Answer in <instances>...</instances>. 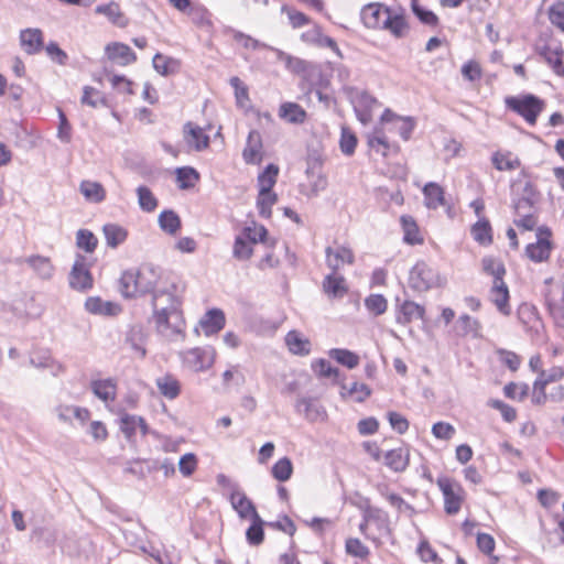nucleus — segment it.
Returning a JSON list of instances; mask_svg holds the SVG:
<instances>
[{"instance_id": "obj_51", "label": "nucleus", "mask_w": 564, "mask_h": 564, "mask_svg": "<svg viewBox=\"0 0 564 564\" xmlns=\"http://www.w3.org/2000/svg\"><path fill=\"white\" fill-rule=\"evenodd\" d=\"M97 245L98 239L90 230L79 229L76 232V246L78 249H82L87 253H93L97 248Z\"/></svg>"}, {"instance_id": "obj_2", "label": "nucleus", "mask_w": 564, "mask_h": 564, "mask_svg": "<svg viewBox=\"0 0 564 564\" xmlns=\"http://www.w3.org/2000/svg\"><path fill=\"white\" fill-rule=\"evenodd\" d=\"M159 297L154 299L152 319L155 324L158 334L169 340L175 339L178 335H182L185 327V321L183 318V312L178 314L167 312V308L156 310Z\"/></svg>"}, {"instance_id": "obj_33", "label": "nucleus", "mask_w": 564, "mask_h": 564, "mask_svg": "<svg viewBox=\"0 0 564 564\" xmlns=\"http://www.w3.org/2000/svg\"><path fill=\"white\" fill-rule=\"evenodd\" d=\"M371 394V389L359 382H352L350 386L340 383V395L343 398H352L356 402H364Z\"/></svg>"}, {"instance_id": "obj_62", "label": "nucleus", "mask_w": 564, "mask_h": 564, "mask_svg": "<svg viewBox=\"0 0 564 564\" xmlns=\"http://www.w3.org/2000/svg\"><path fill=\"white\" fill-rule=\"evenodd\" d=\"M549 20L553 25L564 31V2L558 1L550 7Z\"/></svg>"}, {"instance_id": "obj_35", "label": "nucleus", "mask_w": 564, "mask_h": 564, "mask_svg": "<svg viewBox=\"0 0 564 564\" xmlns=\"http://www.w3.org/2000/svg\"><path fill=\"white\" fill-rule=\"evenodd\" d=\"M261 143L260 137L257 132L252 131L249 133L248 145L242 152V156L246 163L256 164L261 161Z\"/></svg>"}, {"instance_id": "obj_45", "label": "nucleus", "mask_w": 564, "mask_h": 564, "mask_svg": "<svg viewBox=\"0 0 564 564\" xmlns=\"http://www.w3.org/2000/svg\"><path fill=\"white\" fill-rule=\"evenodd\" d=\"M492 164L499 171H513L521 165L520 160L510 152H496L492 155Z\"/></svg>"}, {"instance_id": "obj_27", "label": "nucleus", "mask_w": 564, "mask_h": 564, "mask_svg": "<svg viewBox=\"0 0 564 564\" xmlns=\"http://www.w3.org/2000/svg\"><path fill=\"white\" fill-rule=\"evenodd\" d=\"M382 30L389 31L393 36L401 39L409 32V25L403 14L390 12L384 20Z\"/></svg>"}, {"instance_id": "obj_40", "label": "nucleus", "mask_w": 564, "mask_h": 564, "mask_svg": "<svg viewBox=\"0 0 564 564\" xmlns=\"http://www.w3.org/2000/svg\"><path fill=\"white\" fill-rule=\"evenodd\" d=\"M158 221L160 228L169 235H175L181 228V219L178 215L171 209L163 210L159 215Z\"/></svg>"}, {"instance_id": "obj_8", "label": "nucleus", "mask_w": 564, "mask_h": 564, "mask_svg": "<svg viewBox=\"0 0 564 564\" xmlns=\"http://www.w3.org/2000/svg\"><path fill=\"white\" fill-rule=\"evenodd\" d=\"M186 367L195 372L210 368L215 361V350L212 347H196L181 354Z\"/></svg>"}, {"instance_id": "obj_48", "label": "nucleus", "mask_w": 564, "mask_h": 564, "mask_svg": "<svg viewBox=\"0 0 564 564\" xmlns=\"http://www.w3.org/2000/svg\"><path fill=\"white\" fill-rule=\"evenodd\" d=\"M278 202V195L274 192L262 193L259 191L257 207L259 215L263 218H270L272 206Z\"/></svg>"}, {"instance_id": "obj_53", "label": "nucleus", "mask_w": 564, "mask_h": 564, "mask_svg": "<svg viewBox=\"0 0 564 564\" xmlns=\"http://www.w3.org/2000/svg\"><path fill=\"white\" fill-rule=\"evenodd\" d=\"M138 203L143 212L151 213L158 207V199L147 186H139L137 188Z\"/></svg>"}, {"instance_id": "obj_18", "label": "nucleus", "mask_w": 564, "mask_h": 564, "mask_svg": "<svg viewBox=\"0 0 564 564\" xmlns=\"http://www.w3.org/2000/svg\"><path fill=\"white\" fill-rule=\"evenodd\" d=\"M184 139L196 151H203L209 145V137L204 132L203 128L192 122H187L184 126Z\"/></svg>"}, {"instance_id": "obj_14", "label": "nucleus", "mask_w": 564, "mask_h": 564, "mask_svg": "<svg viewBox=\"0 0 564 564\" xmlns=\"http://www.w3.org/2000/svg\"><path fill=\"white\" fill-rule=\"evenodd\" d=\"M510 294L508 285L503 280L492 281V286L490 289V301L495 304L497 310L508 316L511 313L510 310Z\"/></svg>"}, {"instance_id": "obj_28", "label": "nucleus", "mask_w": 564, "mask_h": 564, "mask_svg": "<svg viewBox=\"0 0 564 564\" xmlns=\"http://www.w3.org/2000/svg\"><path fill=\"white\" fill-rule=\"evenodd\" d=\"M384 464L393 471H403L409 465V451L399 447L387 452Z\"/></svg>"}, {"instance_id": "obj_32", "label": "nucleus", "mask_w": 564, "mask_h": 564, "mask_svg": "<svg viewBox=\"0 0 564 564\" xmlns=\"http://www.w3.org/2000/svg\"><path fill=\"white\" fill-rule=\"evenodd\" d=\"M425 205L431 209H436L445 204L444 189L437 183H427L423 188Z\"/></svg>"}, {"instance_id": "obj_44", "label": "nucleus", "mask_w": 564, "mask_h": 564, "mask_svg": "<svg viewBox=\"0 0 564 564\" xmlns=\"http://www.w3.org/2000/svg\"><path fill=\"white\" fill-rule=\"evenodd\" d=\"M482 271L494 276V281L503 280L506 274L505 264L495 257L487 256L481 260Z\"/></svg>"}, {"instance_id": "obj_64", "label": "nucleus", "mask_w": 564, "mask_h": 564, "mask_svg": "<svg viewBox=\"0 0 564 564\" xmlns=\"http://www.w3.org/2000/svg\"><path fill=\"white\" fill-rule=\"evenodd\" d=\"M462 75L465 79H467L469 82H475V80L480 79L482 72H481V67H480L479 63L474 59L465 63L462 66Z\"/></svg>"}, {"instance_id": "obj_4", "label": "nucleus", "mask_w": 564, "mask_h": 564, "mask_svg": "<svg viewBox=\"0 0 564 564\" xmlns=\"http://www.w3.org/2000/svg\"><path fill=\"white\" fill-rule=\"evenodd\" d=\"M93 262L84 254L77 253L74 264L68 275V283L73 290L87 291L94 285V279L90 273Z\"/></svg>"}, {"instance_id": "obj_54", "label": "nucleus", "mask_w": 564, "mask_h": 564, "mask_svg": "<svg viewBox=\"0 0 564 564\" xmlns=\"http://www.w3.org/2000/svg\"><path fill=\"white\" fill-rule=\"evenodd\" d=\"M192 22L200 28L209 31L213 28V22L210 20V12L204 7L192 8L188 11Z\"/></svg>"}, {"instance_id": "obj_55", "label": "nucleus", "mask_w": 564, "mask_h": 564, "mask_svg": "<svg viewBox=\"0 0 564 564\" xmlns=\"http://www.w3.org/2000/svg\"><path fill=\"white\" fill-rule=\"evenodd\" d=\"M253 252V246L246 240L245 236H237L234 243L232 256L239 261L248 260Z\"/></svg>"}, {"instance_id": "obj_26", "label": "nucleus", "mask_w": 564, "mask_h": 564, "mask_svg": "<svg viewBox=\"0 0 564 564\" xmlns=\"http://www.w3.org/2000/svg\"><path fill=\"white\" fill-rule=\"evenodd\" d=\"M279 116L289 123L301 124L307 115L299 104L288 101L280 106Z\"/></svg>"}, {"instance_id": "obj_3", "label": "nucleus", "mask_w": 564, "mask_h": 564, "mask_svg": "<svg viewBox=\"0 0 564 564\" xmlns=\"http://www.w3.org/2000/svg\"><path fill=\"white\" fill-rule=\"evenodd\" d=\"M506 105L509 109L523 117L530 124H535L539 115L543 111L545 102L539 97L528 94L521 97H508Z\"/></svg>"}, {"instance_id": "obj_21", "label": "nucleus", "mask_w": 564, "mask_h": 564, "mask_svg": "<svg viewBox=\"0 0 564 564\" xmlns=\"http://www.w3.org/2000/svg\"><path fill=\"white\" fill-rule=\"evenodd\" d=\"M323 290L328 297L333 299H340L348 292L345 278L337 275L333 271L330 274L325 276L323 281Z\"/></svg>"}, {"instance_id": "obj_34", "label": "nucleus", "mask_w": 564, "mask_h": 564, "mask_svg": "<svg viewBox=\"0 0 564 564\" xmlns=\"http://www.w3.org/2000/svg\"><path fill=\"white\" fill-rule=\"evenodd\" d=\"M79 192L83 196L91 203H101L106 197V191L104 186L98 182L82 181L79 185Z\"/></svg>"}, {"instance_id": "obj_43", "label": "nucleus", "mask_w": 564, "mask_h": 564, "mask_svg": "<svg viewBox=\"0 0 564 564\" xmlns=\"http://www.w3.org/2000/svg\"><path fill=\"white\" fill-rule=\"evenodd\" d=\"M329 357L336 360L338 364L354 369L359 365V356L351 350L344 348H333L328 352Z\"/></svg>"}, {"instance_id": "obj_37", "label": "nucleus", "mask_w": 564, "mask_h": 564, "mask_svg": "<svg viewBox=\"0 0 564 564\" xmlns=\"http://www.w3.org/2000/svg\"><path fill=\"white\" fill-rule=\"evenodd\" d=\"M145 335L141 326H132L126 334V344L143 358L147 354L144 348Z\"/></svg>"}, {"instance_id": "obj_19", "label": "nucleus", "mask_w": 564, "mask_h": 564, "mask_svg": "<svg viewBox=\"0 0 564 564\" xmlns=\"http://www.w3.org/2000/svg\"><path fill=\"white\" fill-rule=\"evenodd\" d=\"M225 322L224 312L219 308H212L199 321V324L205 335L210 336L221 330L225 326Z\"/></svg>"}, {"instance_id": "obj_47", "label": "nucleus", "mask_w": 564, "mask_h": 564, "mask_svg": "<svg viewBox=\"0 0 564 564\" xmlns=\"http://www.w3.org/2000/svg\"><path fill=\"white\" fill-rule=\"evenodd\" d=\"M401 225L404 231V241L410 245L422 242V238L419 235V228L413 217L403 215L401 217Z\"/></svg>"}, {"instance_id": "obj_9", "label": "nucleus", "mask_w": 564, "mask_h": 564, "mask_svg": "<svg viewBox=\"0 0 564 564\" xmlns=\"http://www.w3.org/2000/svg\"><path fill=\"white\" fill-rule=\"evenodd\" d=\"M437 485L444 497L445 512L449 516L458 513L464 501L462 487L453 484L448 478L438 479Z\"/></svg>"}, {"instance_id": "obj_16", "label": "nucleus", "mask_w": 564, "mask_h": 564, "mask_svg": "<svg viewBox=\"0 0 564 564\" xmlns=\"http://www.w3.org/2000/svg\"><path fill=\"white\" fill-rule=\"evenodd\" d=\"M295 409L310 422L323 421L327 415L325 409L312 398L299 399Z\"/></svg>"}, {"instance_id": "obj_1", "label": "nucleus", "mask_w": 564, "mask_h": 564, "mask_svg": "<svg viewBox=\"0 0 564 564\" xmlns=\"http://www.w3.org/2000/svg\"><path fill=\"white\" fill-rule=\"evenodd\" d=\"M161 271L152 264H144L137 271H126L120 278V291L126 297L153 293L162 284Z\"/></svg>"}, {"instance_id": "obj_23", "label": "nucleus", "mask_w": 564, "mask_h": 564, "mask_svg": "<svg viewBox=\"0 0 564 564\" xmlns=\"http://www.w3.org/2000/svg\"><path fill=\"white\" fill-rule=\"evenodd\" d=\"M85 308L91 314L105 316H115L120 311L119 305L110 301H102L98 296L88 297L85 302Z\"/></svg>"}, {"instance_id": "obj_25", "label": "nucleus", "mask_w": 564, "mask_h": 564, "mask_svg": "<svg viewBox=\"0 0 564 564\" xmlns=\"http://www.w3.org/2000/svg\"><path fill=\"white\" fill-rule=\"evenodd\" d=\"M230 502L232 508L238 512L239 517L242 519H252L254 512H257L253 502L250 499H248L247 496L241 491H234L230 496Z\"/></svg>"}, {"instance_id": "obj_20", "label": "nucleus", "mask_w": 564, "mask_h": 564, "mask_svg": "<svg viewBox=\"0 0 564 564\" xmlns=\"http://www.w3.org/2000/svg\"><path fill=\"white\" fill-rule=\"evenodd\" d=\"M539 53L557 75L564 77L563 51L558 45L545 44L539 47Z\"/></svg>"}, {"instance_id": "obj_63", "label": "nucleus", "mask_w": 564, "mask_h": 564, "mask_svg": "<svg viewBox=\"0 0 564 564\" xmlns=\"http://www.w3.org/2000/svg\"><path fill=\"white\" fill-rule=\"evenodd\" d=\"M268 235V230L263 227H245L242 232L239 236H245L246 240L249 241L252 246L259 241H264Z\"/></svg>"}, {"instance_id": "obj_5", "label": "nucleus", "mask_w": 564, "mask_h": 564, "mask_svg": "<svg viewBox=\"0 0 564 564\" xmlns=\"http://www.w3.org/2000/svg\"><path fill=\"white\" fill-rule=\"evenodd\" d=\"M409 285L417 292H425L432 288L441 285V278L424 261L417 262L410 271Z\"/></svg>"}, {"instance_id": "obj_49", "label": "nucleus", "mask_w": 564, "mask_h": 564, "mask_svg": "<svg viewBox=\"0 0 564 564\" xmlns=\"http://www.w3.org/2000/svg\"><path fill=\"white\" fill-rule=\"evenodd\" d=\"M271 474L278 481H286L293 474V464L289 457L280 458L271 469Z\"/></svg>"}, {"instance_id": "obj_52", "label": "nucleus", "mask_w": 564, "mask_h": 564, "mask_svg": "<svg viewBox=\"0 0 564 564\" xmlns=\"http://www.w3.org/2000/svg\"><path fill=\"white\" fill-rule=\"evenodd\" d=\"M367 144L371 150H375L377 153H380L382 156H386L390 144L388 142L387 137L382 132V130H376L372 134L367 135Z\"/></svg>"}, {"instance_id": "obj_6", "label": "nucleus", "mask_w": 564, "mask_h": 564, "mask_svg": "<svg viewBox=\"0 0 564 564\" xmlns=\"http://www.w3.org/2000/svg\"><path fill=\"white\" fill-rule=\"evenodd\" d=\"M181 293L182 291L176 283H162L151 297V306L153 307L154 299L158 296L156 310L169 308L167 312L178 314L183 304Z\"/></svg>"}, {"instance_id": "obj_50", "label": "nucleus", "mask_w": 564, "mask_h": 564, "mask_svg": "<svg viewBox=\"0 0 564 564\" xmlns=\"http://www.w3.org/2000/svg\"><path fill=\"white\" fill-rule=\"evenodd\" d=\"M364 518L366 522H376L379 528L388 529V514L382 509L370 506L367 500L366 506L362 508Z\"/></svg>"}, {"instance_id": "obj_22", "label": "nucleus", "mask_w": 564, "mask_h": 564, "mask_svg": "<svg viewBox=\"0 0 564 564\" xmlns=\"http://www.w3.org/2000/svg\"><path fill=\"white\" fill-rule=\"evenodd\" d=\"M106 53L109 59L120 65H128L137 59L132 50L122 43H112L106 46Z\"/></svg>"}, {"instance_id": "obj_10", "label": "nucleus", "mask_w": 564, "mask_h": 564, "mask_svg": "<svg viewBox=\"0 0 564 564\" xmlns=\"http://www.w3.org/2000/svg\"><path fill=\"white\" fill-rule=\"evenodd\" d=\"M536 237V242L527 246L525 254L534 262H542L547 260L551 254L552 246L549 239L551 230L545 226L539 227Z\"/></svg>"}, {"instance_id": "obj_13", "label": "nucleus", "mask_w": 564, "mask_h": 564, "mask_svg": "<svg viewBox=\"0 0 564 564\" xmlns=\"http://www.w3.org/2000/svg\"><path fill=\"white\" fill-rule=\"evenodd\" d=\"M391 10L381 3L366 4L361 10V20L368 29H382Z\"/></svg>"}, {"instance_id": "obj_15", "label": "nucleus", "mask_w": 564, "mask_h": 564, "mask_svg": "<svg viewBox=\"0 0 564 564\" xmlns=\"http://www.w3.org/2000/svg\"><path fill=\"white\" fill-rule=\"evenodd\" d=\"M20 45L28 55H34L44 47L43 32L40 29H25L20 32Z\"/></svg>"}, {"instance_id": "obj_42", "label": "nucleus", "mask_w": 564, "mask_h": 564, "mask_svg": "<svg viewBox=\"0 0 564 564\" xmlns=\"http://www.w3.org/2000/svg\"><path fill=\"white\" fill-rule=\"evenodd\" d=\"M91 390L97 398L104 401H112L116 397V383L111 379L93 381Z\"/></svg>"}, {"instance_id": "obj_29", "label": "nucleus", "mask_w": 564, "mask_h": 564, "mask_svg": "<svg viewBox=\"0 0 564 564\" xmlns=\"http://www.w3.org/2000/svg\"><path fill=\"white\" fill-rule=\"evenodd\" d=\"M95 12L106 15L112 24L119 28H124L128 24L127 18L121 12L119 4L115 1L97 6Z\"/></svg>"}, {"instance_id": "obj_58", "label": "nucleus", "mask_w": 564, "mask_h": 564, "mask_svg": "<svg viewBox=\"0 0 564 564\" xmlns=\"http://www.w3.org/2000/svg\"><path fill=\"white\" fill-rule=\"evenodd\" d=\"M357 145L356 134L348 128H341V135L339 140V147L345 155H352Z\"/></svg>"}, {"instance_id": "obj_46", "label": "nucleus", "mask_w": 564, "mask_h": 564, "mask_svg": "<svg viewBox=\"0 0 564 564\" xmlns=\"http://www.w3.org/2000/svg\"><path fill=\"white\" fill-rule=\"evenodd\" d=\"M252 523L247 529L246 536L247 541L251 545H259L263 542L264 532H263V521L260 518L258 512H254V516L252 517Z\"/></svg>"}, {"instance_id": "obj_57", "label": "nucleus", "mask_w": 564, "mask_h": 564, "mask_svg": "<svg viewBox=\"0 0 564 564\" xmlns=\"http://www.w3.org/2000/svg\"><path fill=\"white\" fill-rule=\"evenodd\" d=\"M411 8L414 15L424 24L435 26L438 23L437 15L417 3V0H411Z\"/></svg>"}, {"instance_id": "obj_56", "label": "nucleus", "mask_w": 564, "mask_h": 564, "mask_svg": "<svg viewBox=\"0 0 564 564\" xmlns=\"http://www.w3.org/2000/svg\"><path fill=\"white\" fill-rule=\"evenodd\" d=\"M365 306L375 316H379L387 311L388 302L381 294H371L365 299Z\"/></svg>"}, {"instance_id": "obj_30", "label": "nucleus", "mask_w": 564, "mask_h": 564, "mask_svg": "<svg viewBox=\"0 0 564 564\" xmlns=\"http://www.w3.org/2000/svg\"><path fill=\"white\" fill-rule=\"evenodd\" d=\"M285 343L290 351L294 355H308L311 351V343L307 338L303 337L299 332L291 330L285 336Z\"/></svg>"}, {"instance_id": "obj_11", "label": "nucleus", "mask_w": 564, "mask_h": 564, "mask_svg": "<svg viewBox=\"0 0 564 564\" xmlns=\"http://www.w3.org/2000/svg\"><path fill=\"white\" fill-rule=\"evenodd\" d=\"M545 304L555 325L564 328V285L550 288L545 293Z\"/></svg>"}, {"instance_id": "obj_24", "label": "nucleus", "mask_w": 564, "mask_h": 564, "mask_svg": "<svg viewBox=\"0 0 564 564\" xmlns=\"http://www.w3.org/2000/svg\"><path fill=\"white\" fill-rule=\"evenodd\" d=\"M425 310L412 301H404L400 306L397 315V322L402 325H406L414 319H423Z\"/></svg>"}, {"instance_id": "obj_41", "label": "nucleus", "mask_w": 564, "mask_h": 564, "mask_svg": "<svg viewBox=\"0 0 564 564\" xmlns=\"http://www.w3.org/2000/svg\"><path fill=\"white\" fill-rule=\"evenodd\" d=\"M279 174V166L271 163L267 165L264 171L258 176L259 191L262 193L272 192L273 186L276 183Z\"/></svg>"}, {"instance_id": "obj_38", "label": "nucleus", "mask_w": 564, "mask_h": 564, "mask_svg": "<svg viewBox=\"0 0 564 564\" xmlns=\"http://www.w3.org/2000/svg\"><path fill=\"white\" fill-rule=\"evenodd\" d=\"M156 387L160 393L170 400L175 399L181 391L178 380L171 375H164L158 378Z\"/></svg>"}, {"instance_id": "obj_7", "label": "nucleus", "mask_w": 564, "mask_h": 564, "mask_svg": "<svg viewBox=\"0 0 564 564\" xmlns=\"http://www.w3.org/2000/svg\"><path fill=\"white\" fill-rule=\"evenodd\" d=\"M350 102L358 120L362 124H368L372 119V111L379 106L378 100L366 90L351 88L349 91Z\"/></svg>"}, {"instance_id": "obj_61", "label": "nucleus", "mask_w": 564, "mask_h": 564, "mask_svg": "<svg viewBox=\"0 0 564 564\" xmlns=\"http://www.w3.org/2000/svg\"><path fill=\"white\" fill-rule=\"evenodd\" d=\"M345 549L347 554L355 557L366 558L369 555V549L357 538L347 539Z\"/></svg>"}, {"instance_id": "obj_60", "label": "nucleus", "mask_w": 564, "mask_h": 564, "mask_svg": "<svg viewBox=\"0 0 564 564\" xmlns=\"http://www.w3.org/2000/svg\"><path fill=\"white\" fill-rule=\"evenodd\" d=\"M312 369L318 377L324 378H338L339 377V369L335 368L330 365V362L326 359H318L312 364Z\"/></svg>"}, {"instance_id": "obj_17", "label": "nucleus", "mask_w": 564, "mask_h": 564, "mask_svg": "<svg viewBox=\"0 0 564 564\" xmlns=\"http://www.w3.org/2000/svg\"><path fill=\"white\" fill-rule=\"evenodd\" d=\"M22 262L29 264V267L43 280H48L53 275L54 265L47 257L34 254L17 260V263Z\"/></svg>"}, {"instance_id": "obj_39", "label": "nucleus", "mask_w": 564, "mask_h": 564, "mask_svg": "<svg viewBox=\"0 0 564 564\" xmlns=\"http://www.w3.org/2000/svg\"><path fill=\"white\" fill-rule=\"evenodd\" d=\"M471 235L474 239L482 245L489 246L492 242V228L488 219L480 218L473 227Z\"/></svg>"}, {"instance_id": "obj_36", "label": "nucleus", "mask_w": 564, "mask_h": 564, "mask_svg": "<svg viewBox=\"0 0 564 564\" xmlns=\"http://www.w3.org/2000/svg\"><path fill=\"white\" fill-rule=\"evenodd\" d=\"M102 231L107 246L110 248H117L119 245L124 242L128 236L127 230L117 224H106L102 227Z\"/></svg>"}, {"instance_id": "obj_12", "label": "nucleus", "mask_w": 564, "mask_h": 564, "mask_svg": "<svg viewBox=\"0 0 564 564\" xmlns=\"http://www.w3.org/2000/svg\"><path fill=\"white\" fill-rule=\"evenodd\" d=\"M326 264L334 272L337 271L345 264H352L355 262V256L350 248L338 245L335 248L327 247L325 249Z\"/></svg>"}, {"instance_id": "obj_59", "label": "nucleus", "mask_w": 564, "mask_h": 564, "mask_svg": "<svg viewBox=\"0 0 564 564\" xmlns=\"http://www.w3.org/2000/svg\"><path fill=\"white\" fill-rule=\"evenodd\" d=\"M176 177L181 188H188L194 186V181H198L199 175L195 169L183 166L176 170Z\"/></svg>"}, {"instance_id": "obj_31", "label": "nucleus", "mask_w": 564, "mask_h": 564, "mask_svg": "<svg viewBox=\"0 0 564 564\" xmlns=\"http://www.w3.org/2000/svg\"><path fill=\"white\" fill-rule=\"evenodd\" d=\"M153 68L163 76L175 74L180 70L181 63L178 59L164 56L161 53H156L152 59Z\"/></svg>"}]
</instances>
